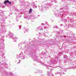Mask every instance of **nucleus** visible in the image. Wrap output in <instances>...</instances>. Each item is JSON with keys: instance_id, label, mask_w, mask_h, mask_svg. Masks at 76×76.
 I'll return each mask as SVG.
<instances>
[{"instance_id": "obj_1", "label": "nucleus", "mask_w": 76, "mask_h": 76, "mask_svg": "<svg viewBox=\"0 0 76 76\" xmlns=\"http://www.w3.org/2000/svg\"><path fill=\"white\" fill-rule=\"evenodd\" d=\"M8 2H9V1L8 0H7L4 1V3L5 4H6L7 3H8Z\"/></svg>"}, {"instance_id": "obj_2", "label": "nucleus", "mask_w": 76, "mask_h": 76, "mask_svg": "<svg viewBox=\"0 0 76 76\" xmlns=\"http://www.w3.org/2000/svg\"><path fill=\"white\" fill-rule=\"evenodd\" d=\"M32 9H30L29 10V13H31V12H32Z\"/></svg>"}, {"instance_id": "obj_6", "label": "nucleus", "mask_w": 76, "mask_h": 76, "mask_svg": "<svg viewBox=\"0 0 76 76\" xmlns=\"http://www.w3.org/2000/svg\"><path fill=\"white\" fill-rule=\"evenodd\" d=\"M8 3L9 4H11V2L10 1H9Z\"/></svg>"}, {"instance_id": "obj_4", "label": "nucleus", "mask_w": 76, "mask_h": 76, "mask_svg": "<svg viewBox=\"0 0 76 76\" xmlns=\"http://www.w3.org/2000/svg\"><path fill=\"white\" fill-rule=\"evenodd\" d=\"M21 58L22 59H24V58H25V56H23V57H21Z\"/></svg>"}, {"instance_id": "obj_9", "label": "nucleus", "mask_w": 76, "mask_h": 76, "mask_svg": "<svg viewBox=\"0 0 76 76\" xmlns=\"http://www.w3.org/2000/svg\"><path fill=\"white\" fill-rule=\"evenodd\" d=\"M64 38H65V37H66V36H64Z\"/></svg>"}, {"instance_id": "obj_5", "label": "nucleus", "mask_w": 76, "mask_h": 76, "mask_svg": "<svg viewBox=\"0 0 76 76\" xmlns=\"http://www.w3.org/2000/svg\"><path fill=\"white\" fill-rule=\"evenodd\" d=\"M64 57L65 58H66L67 57V56H66V55H65L64 56Z\"/></svg>"}, {"instance_id": "obj_11", "label": "nucleus", "mask_w": 76, "mask_h": 76, "mask_svg": "<svg viewBox=\"0 0 76 76\" xmlns=\"http://www.w3.org/2000/svg\"><path fill=\"white\" fill-rule=\"evenodd\" d=\"M1 62H0V63Z\"/></svg>"}, {"instance_id": "obj_10", "label": "nucleus", "mask_w": 76, "mask_h": 76, "mask_svg": "<svg viewBox=\"0 0 76 76\" xmlns=\"http://www.w3.org/2000/svg\"><path fill=\"white\" fill-rule=\"evenodd\" d=\"M19 63H20V62H19Z\"/></svg>"}, {"instance_id": "obj_3", "label": "nucleus", "mask_w": 76, "mask_h": 76, "mask_svg": "<svg viewBox=\"0 0 76 76\" xmlns=\"http://www.w3.org/2000/svg\"><path fill=\"white\" fill-rule=\"evenodd\" d=\"M35 72L37 73H38V69H37V70H36L35 71Z\"/></svg>"}, {"instance_id": "obj_8", "label": "nucleus", "mask_w": 76, "mask_h": 76, "mask_svg": "<svg viewBox=\"0 0 76 76\" xmlns=\"http://www.w3.org/2000/svg\"><path fill=\"white\" fill-rule=\"evenodd\" d=\"M41 25H44V24L42 23L41 24Z\"/></svg>"}, {"instance_id": "obj_7", "label": "nucleus", "mask_w": 76, "mask_h": 76, "mask_svg": "<svg viewBox=\"0 0 76 76\" xmlns=\"http://www.w3.org/2000/svg\"><path fill=\"white\" fill-rule=\"evenodd\" d=\"M24 29H25L26 31H27V30L25 28H24Z\"/></svg>"}]
</instances>
